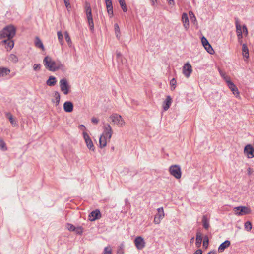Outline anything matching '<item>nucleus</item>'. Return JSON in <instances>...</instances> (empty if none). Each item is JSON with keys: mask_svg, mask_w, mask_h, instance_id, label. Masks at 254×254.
Here are the masks:
<instances>
[{"mask_svg": "<svg viewBox=\"0 0 254 254\" xmlns=\"http://www.w3.org/2000/svg\"><path fill=\"white\" fill-rule=\"evenodd\" d=\"M117 254H124V250L122 247H120L118 249Z\"/></svg>", "mask_w": 254, "mask_h": 254, "instance_id": "nucleus-53", "label": "nucleus"}, {"mask_svg": "<svg viewBox=\"0 0 254 254\" xmlns=\"http://www.w3.org/2000/svg\"><path fill=\"white\" fill-rule=\"evenodd\" d=\"M202 223L204 228L208 230L210 227L209 218L206 215H204L202 216Z\"/></svg>", "mask_w": 254, "mask_h": 254, "instance_id": "nucleus-19", "label": "nucleus"}, {"mask_svg": "<svg viewBox=\"0 0 254 254\" xmlns=\"http://www.w3.org/2000/svg\"><path fill=\"white\" fill-rule=\"evenodd\" d=\"M242 32L245 36H247L248 34V31L246 25H244L242 27Z\"/></svg>", "mask_w": 254, "mask_h": 254, "instance_id": "nucleus-47", "label": "nucleus"}, {"mask_svg": "<svg viewBox=\"0 0 254 254\" xmlns=\"http://www.w3.org/2000/svg\"><path fill=\"white\" fill-rule=\"evenodd\" d=\"M202 251L201 249H198L196 250L193 254H202Z\"/></svg>", "mask_w": 254, "mask_h": 254, "instance_id": "nucleus-57", "label": "nucleus"}, {"mask_svg": "<svg viewBox=\"0 0 254 254\" xmlns=\"http://www.w3.org/2000/svg\"><path fill=\"white\" fill-rule=\"evenodd\" d=\"M86 16L88 22V24L90 27V29L92 31H93L94 29V26L92 18V12L86 14Z\"/></svg>", "mask_w": 254, "mask_h": 254, "instance_id": "nucleus-20", "label": "nucleus"}, {"mask_svg": "<svg viewBox=\"0 0 254 254\" xmlns=\"http://www.w3.org/2000/svg\"><path fill=\"white\" fill-rule=\"evenodd\" d=\"M182 72L186 78H189L192 72V67L189 63L184 64L182 68Z\"/></svg>", "mask_w": 254, "mask_h": 254, "instance_id": "nucleus-9", "label": "nucleus"}, {"mask_svg": "<svg viewBox=\"0 0 254 254\" xmlns=\"http://www.w3.org/2000/svg\"><path fill=\"white\" fill-rule=\"evenodd\" d=\"M202 241V234L200 232H197L196 233V245L197 247H199L201 245Z\"/></svg>", "mask_w": 254, "mask_h": 254, "instance_id": "nucleus-26", "label": "nucleus"}, {"mask_svg": "<svg viewBox=\"0 0 254 254\" xmlns=\"http://www.w3.org/2000/svg\"><path fill=\"white\" fill-rule=\"evenodd\" d=\"M56 78L54 76H50L47 80L46 84L49 86H53L56 84Z\"/></svg>", "mask_w": 254, "mask_h": 254, "instance_id": "nucleus-25", "label": "nucleus"}, {"mask_svg": "<svg viewBox=\"0 0 254 254\" xmlns=\"http://www.w3.org/2000/svg\"><path fill=\"white\" fill-rule=\"evenodd\" d=\"M60 89L64 95L70 92V85L66 78L61 79L59 82Z\"/></svg>", "mask_w": 254, "mask_h": 254, "instance_id": "nucleus-5", "label": "nucleus"}, {"mask_svg": "<svg viewBox=\"0 0 254 254\" xmlns=\"http://www.w3.org/2000/svg\"><path fill=\"white\" fill-rule=\"evenodd\" d=\"M223 79L225 80V81L227 82V85H229V83L230 82H232L231 80H230V77L228 76H225Z\"/></svg>", "mask_w": 254, "mask_h": 254, "instance_id": "nucleus-51", "label": "nucleus"}, {"mask_svg": "<svg viewBox=\"0 0 254 254\" xmlns=\"http://www.w3.org/2000/svg\"><path fill=\"white\" fill-rule=\"evenodd\" d=\"M91 121L93 123L97 124L99 122V120L96 118L93 117L91 119Z\"/></svg>", "mask_w": 254, "mask_h": 254, "instance_id": "nucleus-54", "label": "nucleus"}, {"mask_svg": "<svg viewBox=\"0 0 254 254\" xmlns=\"http://www.w3.org/2000/svg\"><path fill=\"white\" fill-rule=\"evenodd\" d=\"M171 104V98L170 96H168L166 98V100L164 102V104L163 105V109L164 111H167Z\"/></svg>", "mask_w": 254, "mask_h": 254, "instance_id": "nucleus-27", "label": "nucleus"}, {"mask_svg": "<svg viewBox=\"0 0 254 254\" xmlns=\"http://www.w3.org/2000/svg\"><path fill=\"white\" fill-rule=\"evenodd\" d=\"M228 86L234 95H235L236 97L239 96V92L238 91V89L233 82L229 83Z\"/></svg>", "mask_w": 254, "mask_h": 254, "instance_id": "nucleus-18", "label": "nucleus"}, {"mask_svg": "<svg viewBox=\"0 0 254 254\" xmlns=\"http://www.w3.org/2000/svg\"><path fill=\"white\" fill-rule=\"evenodd\" d=\"M64 3H67V2L69 1V0H64Z\"/></svg>", "mask_w": 254, "mask_h": 254, "instance_id": "nucleus-64", "label": "nucleus"}, {"mask_svg": "<svg viewBox=\"0 0 254 254\" xmlns=\"http://www.w3.org/2000/svg\"><path fill=\"white\" fill-rule=\"evenodd\" d=\"M107 9L113 8L112 0H105Z\"/></svg>", "mask_w": 254, "mask_h": 254, "instance_id": "nucleus-40", "label": "nucleus"}, {"mask_svg": "<svg viewBox=\"0 0 254 254\" xmlns=\"http://www.w3.org/2000/svg\"><path fill=\"white\" fill-rule=\"evenodd\" d=\"M54 97L55 98L54 100H53V102H55L56 105H59L60 100V94L58 91H55L54 93Z\"/></svg>", "mask_w": 254, "mask_h": 254, "instance_id": "nucleus-31", "label": "nucleus"}, {"mask_svg": "<svg viewBox=\"0 0 254 254\" xmlns=\"http://www.w3.org/2000/svg\"><path fill=\"white\" fill-rule=\"evenodd\" d=\"M41 65L40 64H34L33 66V70L35 71H39L41 69Z\"/></svg>", "mask_w": 254, "mask_h": 254, "instance_id": "nucleus-44", "label": "nucleus"}, {"mask_svg": "<svg viewBox=\"0 0 254 254\" xmlns=\"http://www.w3.org/2000/svg\"><path fill=\"white\" fill-rule=\"evenodd\" d=\"M201 42H202V44L203 47H205L208 44H209L207 39L204 36H203L201 38Z\"/></svg>", "mask_w": 254, "mask_h": 254, "instance_id": "nucleus-43", "label": "nucleus"}, {"mask_svg": "<svg viewBox=\"0 0 254 254\" xmlns=\"http://www.w3.org/2000/svg\"><path fill=\"white\" fill-rule=\"evenodd\" d=\"M108 141V137L102 134L99 139L100 147L102 148L105 147L107 145V142Z\"/></svg>", "mask_w": 254, "mask_h": 254, "instance_id": "nucleus-22", "label": "nucleus"}, {"mask_svg": "<svg viewBox=\"0 0 254 254\" xmlns=\"http://www.w3.org/2000/svg\"><path fill=\"white\" fill-rule=\"evenodd\" d=\"M189 16L192 21V22L194 24H197V19H196V18L195 16V15L194 14L193 12L191 11H190L189 12Z\"/></svg>", "mask_w": 254, "mask_h": 254, "instance_id": "nucleus-32", "label": "nucleus"}, {"mask_svg": "<svg viewBox=\"0 0 254 254\" xmlns=\"http://www.w3.org/2000/svg\"><path fill=\"white\" fill-rule=\"evenodd\" d=\"M116 55H117V58L119 60L121 58L122 55H121V54L120 53V52L117 51L116 52Z\"/></svg>", "mask_w": 254, "mask_h": 254, "instance_id": "nucleus-58", "label": "nucleus"}, {"mask_svg": "<svg viewBox=\"0 0 254 254\" xmlns=\"http://www.w3.org/2000/svg\"><path fill=\"white\" fill-rule=\"evenodd\" d=\"M204 47L209 54H213L214 53V51L210 44H208L206 46Z\"/></svg>", "mask_w": 254, "mask_h": 254, "instance_id": "nucleus-37", "label": "nucleus"}, {"mask_svg": "<svg viewBox=\"0 0 254 254\" xmlns=\"http://www.w3.org/2000/svg\"><path fill=\"white\" fill-rule=\"evenodd\" d=\"M170 174L176 179H180L182 175L181 168L179 165H174L171 166L169 168Z\"/></svg>", "mask_w": 254, "mask_h": 254, "instance_id": "nucleus-6", "label": "nucleus"}, {"mask_svg": "<svg viewBox=\"0 0 254 254\" xmlns=\"http://www.w3.org/2000/svg\"><path fill=\"white\" fill-rule=\"evenodd\" d=\"M244 154L248 158H252L254 157V149L252 145H247L244 150Z\"/></svg>", "mask_w": 254, "mask_h": 254, "instance_id": "nucleus-12", "label": "nucleus"}, {"mask_svg": "<svg viewBox=\"0 0 254 254\" xmlns=\"http://www.w3.org/2000/svg\"><path fill=\"white\" fill-rule=\"evenodd\" d=\"M169 4L172 5L174 4V0H167Z\"/></svg>", "mask_w": 254, "mask_h": 254, "instance_id": "nucleus-60", "label": "nucleus"}, {"mask_svg": "<svg viewBox=\"0 0 254 254\" xmlns=\"http://www.w3.org/2000/svg\"><path fill=\"white\" fill-rule=\"evenodd\" d=\"M74 231L77 234H81L83 232V228L81 227H75Z\"/></svg>", "mask_w": 254, "mask_h": 254, "instance_id": "nucleus-48", "label": "nucleus"}, {"mask_svg": "<svg viewBox=\"0 0 254 254\" xmlns=\"http://www.w3.org/2000/svg\"><path fill=\"white\" fill-rule=\"evenodd\" d=\"M35 45L37 47L41 48L42 50H44L43 44L38 37L35 38Z\"/></svg>", "mask_w": 254, "mask_h": 254, "instance_id": "nucleus-30", "label": "nucleus"}, {"mask_svg": "<svg viewBox=\"0 0 254 254\" xmlns=\"http://www.w3.org/2000/svg\"><path fill=\"white\" fill-rule=\"evenodd\" d=\"M103 132L102 135H105L108 137V141H109L112 137L113 133V131L111 125L108 123L103 126Z\"/></svg>", "mask_w": 254, "mask_h": 254, "instance_id": "nucleus-7", "label": "nucleus"}, {"mask_svg": "<svg viewBox=\"0 0 254 254\" xmlns=\"http://www.w3.org/2000/svg\"><path fill=\"white\" fill-rule=\"evenodd\" d=\"M5 116L8 119L9 122H10L11 124L14 126H15L17 125V123L16 121L14 120V119L13 117V116L10 113L7 112L5 113Z\"/></svg>", "mask_w": 254, "mask_h": 254, "instance_id": "nucleus-28", "label": "nucleus"}, {"mask_svg": "<svg viewBox=\"0 0 254 254\" xmlns=\"http://www.w3.org/2000/svg\"><path fill=\"white\" fill-rule=\"evenodd\" d=\"M111 122L119 127H123L125 125V122L122 117L118 114H113L109 117Z\"/></svg>", "mask_w": 254, "mask_h": 254, "instance_id": "nucleus-3", "label": "nucleus"}, {"mask_svg": "<svg viewBox=\"0 0 254 254\" xmlns=\"http://www.w3.org/2000/svg\"><path fill=\"white\" fill-rule=\"evenodd\" d=\"M89 219L92 221H95L96 219H98L101 217V213L99 210H96L93 211L89 215Z\"/></svg>", "mask_w": 254, "mask_h": 254, "instance_id": "nucleus-16", "label": "nucleus"}, {"mask_svg": "<svg viewBox=\"0 0 254 254\" xmlns=\"http://www.w3.org/2000/svg\"><path fill=\"white\" fill-rule=\"evenodd\" d=\"M67 9L71 8L70 4L69 1L67 3H64Z\"/></svg>", "mask_w": 254, "mask_h": 254, "instance_id": "nucleus-59", "label": "nucleus"}, {"mask_svg": "<svg viewBox=\"0 0 254 254\" xmlns=\"http://www.w3.org/2000/svg\"><path fill=\"white\" fill-rule=\"evenodd\" d=\"M208 243H209L208 238L207 237H206L204 238V241L203 243V245L205 248H207L208 246Z\"/></svg>", "mask_w": 254, "mask_h": 254, "instance_id": "nucleus-49", "label": "nucleus"}, {"mask_svg": "<svg viewBox=\"0 0 254 254\" xmlns=\"http://www.w3.org/2000/svg\"><path fill=\"white\" fill-rule=\"evenodd\" d=\"M57 36H58V40H59L60 44L61 45H63L64 43V38H63V35L62 32L61 31H58L57 32Z\"/></svg>", "mask_w": 254, "mask_h": 254, "instance_id": "nucleus-33", "label": "nucleus"}, {"mask_svg": "<svg viewBox=\"0 0 254 254\" xmlns=\"http://www.w3.org/2000/svg\"><path fill=\"white\" fill-rule=\"evenodd\" d=\"M64 35H65V39L66 41L67 42L68 45L70 47L71 46L72 42L70 39V37L68 33L66 31L64 32Z\"/></svg>", "mask_w": 254, "mask_h": 254, "instance_id": "nucleus-35", "label": "nucleus"}, {"mask_svg": "<svg viewBox=\"0 0 254 254\" xmlns=\"http://www.w3.org/2000/svg\"><path fill=\"white\" fill-rule=\"evenodd\" d=\"M181 21L183 23L184 28H185L186 31H187L189 28L190 23L188 15L186 13H183L182 14L181 17Z\"/></svg>", "mask_w": 254, "mask_h": 254, "instance_id": "nucleus-14", "label": "nucleus"}, {"mask_svg": "<svg viewBox=\"0 0 254 254\" xmlns=\"http://www.w3.org/2000/svg\"><path fill=\"white\" fill-rule=\"evenodd\" d=\"M247 172L249 175H251L253 173L254 170L252 168L249 167L247 169Z\"/></svg>", "mask_w": 254, "mask_h": 254, "instance_id": "nucleus-55", "label": "nucleus"}, {"mask_svg": "<svg viewBox=\"0 0 254 254\" xmlns=\"http://www.w3.org/2000/svg\"><path fill=\"white\" fill-rule=\"evenodd\" d=\"M83 137L85 140L87 148L91 151H94L95 147L93 142L89 136V134L86 132H83Z\"/></svg>", "mask_w": 254, "mask_h": 254, "instance_id": "nucleus-8", "label": "nucleus"}, {"mask_svg": "<svg viewBox=\"0 0 254 254\" xmlns=\"http://www.w3.org/2000/svg\"><path fill=\"white\" fill-rule=\"evenodd\" d=\"M43 63L46 68L51 71H55L64 67V65L60 62H55L49 56L44 58Z\"/></svg>", "mask_w": 254, "mask_h": 254, "instance_id": "nucleus-1", "label": "nucleus"}, {"mask_svg": "<svg viewBox=\"0 0 254 254\" xmlns=\"http://www.w3.org/2000/svg\"><path fill=\"white\" fill-rule=\"evenodd\" d=\"M242 45V55L246 59L249 58V50L246 44H241Z\"/></svg>", "mask_w": 254, "mask_h": 254, "instance_id": "nucleus-23", "label": "nucleus"}, {"mask_svg": "<svg viewBox=\"0 0 254 254\" xmlns=\"http://www.w3.org/2000/svg\"><path fill=\"white\" fill-rule=\"evenodd\" d=\"M236 28L238 38V42L240 44H242L243 32L242 29V26L238 21L236 22Z\"/></svg>", "mask_w": 254, "mask_h": 254, "instance_id": "nucleus-13", "label": "nucleus"}, {"mask_svg": "<svg viewBox=\"0 0 254 254\" xmlns=\"http://www.w3.org/2000/svg\"><path fill=\"white\" fill-rule=\"evenodd\" d=\"M176 84V81L174 78H173L170 81V85L171 86V90H173L175 88Z\"/></svg>", "mask_w": 254, "mask_h": 254, "instance_id": "nucleus-45", "label": "nucleus"}, {"mask_svg": "<svg viewBox=\"0 0 254 254\" xmlns=\"http://www.w3.org/2000/svg\"><path fill=\"white\" fill-rule=\"evenodd\" d=\"M194 237H192L190 240V244H192L194 242Z\"/></svg>", "mask_w": 254, "mask_h": 254, "instance_id": "nucleus-62", "label": "nucleus"}, {"mask_svg": "<svg viewBox=\"0 0 254 254\" xmlns=\"http://www.w3.org/2000/svg\"><path fill=\"white\" fill-rule=\"evenodd\" d=\"M8 60L11 63L15 64L18 62V58L16 55L11 54L8 57Z\"/></svg>", "mask_w": 254, "mask_h": 254, "instance_id": "nucleus-29", "label": "nucleus"}, {"mask_svg": "<svg viewBox=\"0 0 254 254\" xmlns=\"http://www.w3.org/2000/svg\"><path fill=\"white\" fill-rule=\"evenodd\" d=\"M207 254H215V252L214 251H212L209 252Z\"/></svg>", "mask_w": 254, "mask_h": 254, "instance_id": "nucleus-63", "label": "nucleus"}, {"mask_svg": "<svg viewBox=\"0 0 254 254\" xmlns=\"http://www.w3.org/2000/svg\"><path fill=\"white\" fill-rule=\"evenodd\" d=\"M134 243L138 250H142L145 247V242L141 236L136 237L134 239Z\"/></svg>", "mask_w": 254, "mask_h": 254, "instance_id": "nucleus-11", "label": "nucleus"}, {"mask_svg": "<svg viewBox=\"0 0 254 254\" xmlns=\"http://www.w3.org/2000/svg\"><path fill=\"white\" fill-rule=\"evenodd\" d=\"M64 109L66 112H72L73 110V104L71 101L65 102L64 104Z\"/></svg>", "mask_w": 254, "mask_h": 254, "instance_id": "nucleus-17", "label": "nucleus"}, {"mask_svg": "<svg viewBox=\"0 0 254 254\" xmlns=\"http://www.w3.org/2000/svg\"><path fill=\"white\" fill-rule=\"evenodd\" d=\"M150 0L151 1L152 5L153 6L154 5L156 0Z\"/></svg>", "mask_w": 254, "mask_h": 254, "instance_id": "nucleus-61", "label": "nucleus"}, {"mask_svg": "<svg viewBox=\"0 0 254 254\" xmlns=\"http://www.w3.org/2000/svg\"><path fill=\"white\" fill-rule=\"evenodd\" d=\"M165 214L163 207L157 209V213L155 215L154 218V223L155 224H160L161 220L164 217Z\"/></svg>", "mask_w": 254, "mask_h": 254, "instance_id": "nucleus-10", "label": "nucleus"}, {"mask_svg": "<svg viewBox=\"0 0 254 254\" xmlns=\"http://www.w3.org/2000/svg\"><path fill=\"white\" fill-rule=\"evenodd\" d=\"M78 128L83 131V132H85V130L86 129V127L83 125H80L78 126Z\"/></svg>", "mask_w": 254, "mask_h": 254, "instance_id": "nucleus-52", "label": "nucleus"}, {"mask_svg": "<svg viewBox=\"0 0 254 254\" xmlns=\"http://www.w3.org/2000/svg\"><path fill=\"white\" fill-rule=\"evenodd\" d=\"M12 39H7L1 41L2 45L5 46V48L7 51L11 50L14 46L13 41Z\"/></svg>", "mask_w": 254, "mask_h": 254, "instance_id": "nucleus-15", "label": "nucleus"}, {"mask_svg": "<svg viewBox=\"0 0 254 254\" xmlns=\"http://www.w3.org/2000/svg\"><path fill=\"white\" fill-rule=\"evenodd\" d=\"M16 28L13 25H9L0 31V39L3 38L12 39L15 35Z\"/></svg>", "mask_w": 254, "mask_h": 254, "instance_id": "nucleus-2", "label": "nucleus"}, {"mask_svg": "<svg viewBox=\"0 0 254 254\" xmlns=\"http://www.w3.org/2000/svg\"><path fill=\"white\" fill-rule=\"evenodd\" d=\"M234 214L237 216H242L251 213V210L250 208L247 206H238L233 209Z\"/></svg>", "mask_w": 254, "mask_h": 254, "instance_id": "nucleus-4", "label": "nucleus"}, {"mask_svg": "<svg viewBox=\"0 0 254 254\" xmlns=\"http://www.w3.org/2000/svg\"><path fill=\"white\" fill-rule=\"evenodd\" d=\"M219 73H220V75L223 77L224 78L225 76H226L225 73L222 70H221L220 69H219Z\"/></svg>", "mask_w": 254, "mask_h": 254, "instance_id": "nucleus-56", "label": "nucleus"}, {"mask_svg": "<svg viewBox=\"0 0 254 254\" xmlns=\"http://www.w3.org/2000/svg\"><path fill=\"white\" fill-rule=\"evenodd\" d=\"M107 12L109 15L110 17H112L113 16V8H110L107 9Z\"/></svg>", "mask_w": 254, "mask_h": 254, "instance_id": "nucleus-50", "label": "nucleus"}, {"mask_svg": "<svg viewBox=\"0 0 254 254\" xmlns=\"http://www.w3.org/2000/svg\"><path fill=\"white\" fill-rule=\"evenodd\" d=\"M244 226L245 229H246L248 231H250L252 228V224L250 221H247L245 223Z\"/></svg>", "mask_w": 254, "mask_h": 254, "instance_id": "nucleus-38", "label": "nucleus"}, {"mask_svg": "<svg viewBox=\"0 0 254 254\" xmlns=\"http://www.w3.org/2000/svg\"><path fill=\"white\" fill-rule=\"evenodd\" d=\"M115 33L117 37H118L120 34V28L118 24L116 23L114 25Z\"/></svg>", "mask_w": 254, "mask_h": 254, "instance_id": "nucleus-41", "label": "nucleus"}, {"mask_svg": "<svg viewBox=\"0 0 254 254\" xmlns=\"http://www.w3.org/2000/svg\"><path fill=\"white\" fill-rule=\"evenodd\" d=\"M67 229L70 231H74L75 227L71 224H67L66 225Z\"/></svg>", "mask_w": 254, "mask_h": 254, "instance_id": "nucleus-46", "label": "nucleus"}, {"mask_svg": "<svg viewBox=\"0 0 254 254\" xmlns=\"http://www.w3.org/2000/svg\"><path fill=\"white\" fill-rule=\"evenodd\" d=\"M10 72V70L4 67H0V77H3L8 75Z\"/></svg>", "mask_w": 254, "mask_h": 254, "instance_id": "nucleus-24", "label": "nucleus"}, {"mask_svg": "<svg viewBox=\"0 0 254 254\" xmlns=\"http://www.w3.org/2000/svg\"><path fill=\"white\" fill-rule=\"evenodd\" d=\"M0 147L1 150L5 151L7 150L5 142L2 139H0Z\"/></svg>", "mask_w": 254, "mask_h": 254, "instance_id": "nucleus-39", "label": "nucleus"}, {"mask_svg": "<svg viewBox=\"0 0 254 254\" xmlns=\"http://www.w3.org/2000/svg\"><path fill=\"white\" fill-rule=\"evenodd\" d=\"M230 241L229 240H226L225 242L222 243L218 248L219 252H223L226 248L230 246Z\"/></svg>", "mask_w": 254, "mask_h": 254, "instance_id": "nucleus-21", "label": "nucleus"}, {"mask_svg": "<svg viewBox=\"0 0 254 254\" xmlns=\"http://www.w3.org/2000/svg\"><path fill=\"white\" fill-rule=\"evenodd\" d=\"M85 9L86 14L92 12L91 8L89 3L86 2Z\"/></svg>", "mask_w": 254, "mask_h": 254, "instance_id": "nucleus-42", "label": "nucleus"}, {"mask_svg": "<svg viewBox=\"0 0 254 254\" xmlns=\"http://www.w3.org/2000/svg\"><path fill=\"white\" fill-rule=\"evenodd\" d=\"M119 2L123 11L126 12L127 11V8L125 0H119Z\"/></svg>", "mask_w": 254, "mask_h": 254, "instance_id": "nucleus-34", "label": "nucleus"}, {"mask_svg": "<svg viewBox=\"0 0 254 254\" xmlns=\"http://www.w3.org/2000/svg\"><path fill=\"white\" fill-rule=\"evenodd\" d=\"M112 249L110 246H108L104 248L103 254H112Z\"/></svg>", "mask_w": 254, "mask_h": 254, "instance_id": "nucleus-36", "label": "nucleus"}]
</instances>
